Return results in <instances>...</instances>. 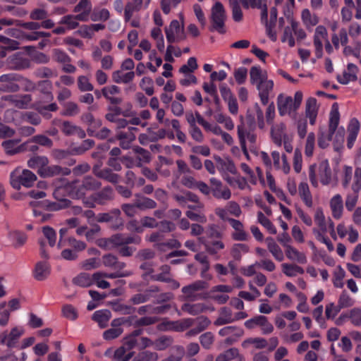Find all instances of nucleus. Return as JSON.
Wrapping results in <instances>:
<instances>
[{"label": "nucleus", "mask_w": 361, "mask_h": 361, "mask_svg": "<svg viewBox=\"0 0 361 361\" xmlns=\"http://www.w3.org/2000/svg\"><path fill=\"white\" fill-rule=\"evenodd\" d=\"M210 183L212 185V188L211 189V191H212L213 195L216 198H217V199L222 198L224 200L230 199V197L231 196V190L228 188H226L225 189L221 190L222 183L220 180H219L214 178H212L210 179Z\"/></svg>", "instance_id": "nucleus-10"}, {"label": "nucleus", "mask_w": 361, "mask_h": 361, "mask_svg": "<svg viewBox=\"0 0 361 361\" xmlns=\"http://www.w3.org/2000/svg\"><path fill=\"white\" fill-rule=\"evenodd\" d=\"M340 119V114L338 111L337 103H334L332 106V109L330 113V120L329 124V129L330 131L335 132L338 128Z\"/></svg>", "instance_id": "nucleus-29"}, {"label": "nucleus", "mask_w": 361, "mask_h": 361, "mask_svg": "<svg viewBox=\"0 0 361 361\" xmlns=\"http://www.w3.org/2000/svg\"><path fill=\"white\" fill-rule=\"evenodd\" d=\"M110 14L107 9L102 8L100 10L94 9L91 14V20L92 21H106L109 18Z\"/></svg>", "instance_id": "nucleus-50"}, {"label": "nucleus", "mask_w": 361, "mask_h": 361, "mask_svg": "<svg viewBox=\"0 0 361 361\" xmlns=\"http://www.w3.org/2000/svg\"><path fill=\"white\" fill-rule=\"evenodd\" d=\"M97 177L113 184H116L120 179L119 175L113 173L112 169L109 168L103 169L102 171L97 173Z\"/></svg>", "instance_id": "nucleus-31"}, {"label": "nucleus", "mask_w": 361, "mask_h": 361, "mask_svg": "<svg viewBox=\"0 0 361 361\" xmlns=\"http://www.w3.org/2000/svg\"><path fill=\"white\" fill-rule=\"evenodd\" d=\"M198 66L197 63V60L195 57H190L187 62V64L183 65L179 70L180 73L187 74L190 73H192L197 68Z\"/></svg>", "instance_id": "nucleus-54"}, {"label": "nucleus", "mask_w": 361, "mask_h": 361, "mask_svg": "<svg viewBox=\"0 0 361 361\" xmlns=\"http://www.w3.org/2000/svg\"><path fill=\"white\" fill-rule=\"evenodd\" d=\"M255 130H246L243 126H238V135L240 139V135H243L244 140L246 138L249 140L251 144H255L256 142V135L253 133Z\"/></svg>", "instance_id": "nucleus-49"}, {"label": "nucleus", "mask_w": 361, "mask_h": 361, "mask_svg": "<svg viewBox=\"0 0 361 361\" xmlns=\"http://www.w3.org/2000/svg\"><path fill=\"white\" fill-rule=\"evenodd\" d=\"M114 198V192L111 186H106L91 195V199L99 205H104Z\"/></svg>", "instance_id": "nucleus-8"}, {"label": "nucleus", "mask_w": 361, "mask_h": 361, "mask_svg": "<svg viewBox=\"0 0 361 361\" xmlns=\"http://www.w3.org/2000/svg\"><path fill=\"white\" fill-rule=\"evenodd\" d=\"M49 164V159L44 156H34L27 161V166L31 169H42Z\"/></svg>", "instance_id": "nucleus-36"}, {"label": "nucleus", "mask_w": 361, "mask_h": 361, "mask_svg": "<svg viewBox=\"0 0 361 361\" xmlns=\"http://www.w3.org/2000/svg\"><path fill=\"white\" fill-rule=\"evenodd\" d=\"M293 99L291 97H285L282 94H279L277 98V106L279 114L284 116L286 114H290L293 111Z\"/></svg>", "instance_id": "nucleus-12"}, {"label": "nucleus", "mask_w": 361, "mask_h": 361, "mask_svg": "<svg viewBox=\"0 0 361 361\" xmlns=\"http://www.w3.org/2000/svg\"><path fill=\"white\" fill-rule=\"evenodd\" d=\"M173 342L172 337L169 336H161L154 341V348L157 350H164L171 346Z\"/></svg>", "instance_id": "nucleus-37"}, {"label": "nucleus", "mask_w": 361, "mask_h": 361, "mask_svg": "<svg viewBox=\"0 0 361 361\" xmlns=\"http://www.w3.org/2000/svg\"><path fill=\"white\" fill-rule=\"evenodd\" d=\"M314 221L323 233L326 232V224L323 211L321 208H317L314 215Z\"/></svg>", "instance_id": "nucleus-55"}, {"label": "nucleus", "mask_w": 361, "mask_h": 361, "mask_svg": "<svg viewBox=\"0 0 361 361\" xmlns=\"http://www.w3.org/2000/svg\"><path fill=\"white\" fill-rule=\"evenodd\" d=\"M283 272L288 276H295L297 274H302L304 270L302 267L294 264H283Z\"/></svg>", "instance_id": "nucleus-45"}, {"label": "nucleus", "mask_w": 361, "mask_h": 361, "mask_svg": "<svg viewBox=\"0 0 361 361\" xmlns=\"http://www.w3.org/2000/svg\"><path fill=\"white\" fill-rule=\"evenodd\" d=\"M214 335L212 332H206L200 336V342L202 346L206 349H209L214 343Z\"/></svg>", "instance_id": "nucleus-58"}, {"label": "nucleus", "mask_w": 361, "mask_h": 361, "mask_svg": "<svg viewBox=\"0 0 361 361\" xmlns=\"http://www.w3.org/2000/svg\"><path fill=\"white\" fill-rule=\"evenodd\" d=\"M273 86L272 80H261L257 85L261 102L264 105H266L269 102V95L270 92L272 91Z\"/></svg>", "instance_id": "nucleus-13"}, {"label": "nucleus", "mask_w": 361, "mask_h": 361, "mask_svg": "<svg viewBox=\"0 0 361 361\" xmlns=\"http://www.w3.org/2000/svg\"><path fill=\"white\" fill-rule=\"evenodd\" d=\"M40 92L44 95V99L49 102L52 101L54 97L51 92V82L49 80H42L38 82Z\"/></svg>", "instance_id": "nucleus-41"}, {"label": "nucleus", "mask_w": 361, "mask_h": 361, "mask_svg": "<svg viewBox=\"0 0 361 361\" xmlns=\"http://www.w3.org/2000/svg\"><path fill=\"white\" fill-rule=\"evenodd\" d=\"M239 355L238 348H230L217 356L215 361H230Z\"/></svg>", "instance_id": "nucleus-47"}, {"label": "nucleus", "mask_w": 361, "mask_h": 361, "mask_svg": "<svg viewBox=\"0 0 361 361\" xmlns=\"http://www.w3.org/2000/svg\"><path fill=\"white\" fill-rule=\"evenodd\" d=\"M321 182L328 185L331 179V171L327 160L322 161L319 166Z\"/></svg>", "instance_id": "nucleus-24"}, {"label": "nucleus", "mask_w": 361, "mask_h": 361, "mask_svg": "<svg viewBox=\"0 0 361 361\" xmlns=\"http://www.w3.org/2000/svg\"><path fill=\"white\" fill-rule=\"evenodd\" d=\"M318 108L317 106V99L313 97L309 98L306 101L305 115L310 119V123L314 125L315 123L317 116Z\"/></svg>", "instance_id": "nucleus-18"}, {"label": "nucleus", "mask_w": 361, "mask_h": 361, "mask_svg": "<svg viewBox=\"0 0 361 361\" xmlns=\"http://www.w3.org/2000/svg\"><path fill=\"white\" fill-rule=\"evenodd\" d=\"M65 190L68 196L75 200L85 198L87 192H88L83 182L78 180L67 184L65 187Z\"/></svg>", "instance_id": "nucleus-6"}, {"label": "nucleus", "mask_w": 361, "mask_h": 361, "mask_svg": "<svg viewBox=\"0 0 361 361\" xmlns=\"http://www.w3.org/2000/svg\"><path fill=\"white\" fill-rule=\"evenodd\" d=\"M63 315L71 320H75L78 317L76 309L71 305H65L62 307Z\"/></svg>", "instance_id": "nucleus-60"}, {"label": "nucleus", "mask_w": 361, "mask_h": 361, "mask_svg": "<svg viewBox=\"0 0 361 361\" xmlns=\"http://www.w3.org/2000/svg\"><path fill=\"white\" fill-rule=\"evenodd\" d=\"M23 333V331L22 329H19L18 327L13 328L10 334H8L6 345L10 348L15 347Z\"/></svg>", "instance_id": "nucleus-44"}, {"label": "nucleus", "mask_w": 361, "mask_h": 361, "mask_svg": "<svg viewBox=\"0 0 361 361\" xmlns=\"http://www.w3.org/2000/svg\"><path fill=\"white\" fill-rule=\"evenodd\" d=\"M244 325L250 330L259 326L261 328L263 334H269L274 331L273 325L269 322L267 317L263 315H257L247 320Z\"/></svg>", "instance_id": "nucleus-4"}, {"label": "nucleus", "mask_w": 361, "mask_h": 361, "mask_svg": "<svg viewBox=\"0 0 361 361\" xmlns=\"http://www.w3.org/2000/svg\"><path fill=\"white\" fill-rule=\"evenodd\" d=\"M195 319L188 318L169 323L170 329L176 331H183L194 324Z\"/></svg>", "instance_id": "nucleus-28"}, {"label": "nucleus", "mask_w": 361, "mask_h": 361, "mask_svg": "<svg viewBox=\"0 0 361 361\" xmlns=\"http://www.w3.org/2000/svg\"><path fill=\"white\" fill-rule=\"evenodd\" d=\"M185 354V348L181 345L172 348V353L169 357L162 361H180Z\"/></svg>", "instance_id": "nucleus-46"}, {"label": "nucleus", "mask_w": 361, "mask_h": 361, "mask_svg": "<svg viewBox=\"0 0 361 361\" xmlns=\"http://www.w3.org/2000/svg\"><path fill=\"white\" fill-rule=\"evenodd\" d=\"M20 142V140H8L2 142V146L4 148L6 154H15L26 149L25 146L29 142H25L23 144L17 146Z\"/></svg>", "instance_id": "nucleus-14"}, {"label": "nucleus", "mask_w": 361, "mask_h": 361, "mask_svg": "<svg viewBox=\"0 0 361 361\" xmlns=\"http://www.w3.org/2000/svg\"><path fill=\"white\" fill-rule=\"evenodd\" d=\"M82 181L88 191H96L102 186V183L92 176H85Z\"/></svg>", "instance_id": "nucleus-43"}, {"label": "nucleus", "mask_w": 361, "mask_h": 361, "mask_svg": "<svg viewBox=\"0 0 361 361\" xmlns=\"http://www.w3.org/2000/svg\"><path fill=\"white\" fill-rule=\"evenodd\" d=\"M42 232L44 235L49 241V244L51 247L54 246L56 243V233L54 228L50 226H44L42 228Z\"/></svg>", "instance_id": "nucleus-56"}, {"label": "nucleus", "mask_w": 361, "mask_h": 361, "mask_svg": "<svg viewBox=\"0 0 361 361\" xmlns=\"http://www.w3.org/2000/svg\"><path fill=\"white\" fill-rule=\"evenodd\" d=\"M258 221L264 226L271 233L276 234V229L271 221L267 219L262 212L257 213Z\"/></svg>", "instance_id": "nucleus-51"}, {"label": "nucleus", "mask_w": 361, "mask_h": 361, "mask_svg": "<svg viewBox=\"0 0 361 361\" xmlns=\"http://www.w3.org/2000/svg\"><path fill=\"white\" fill-rule=\"evenodd\" d=\"M138 343L139 338H135L129 334L123 339V345L128 350L138 348Z\"/></svg>", "instance_id": "nucleus-62"}, {"label": "nucleus", "mask_w": 361, "mask_h": 361, "mask_svg": "<svg viewBox=\"0 0 361 361\" xmlns=\"http://www.w3.org/2000/svg\"><path fill=\"white\" fill-rule=\"evenodd\" d=\"M285 247L286 255L290 260L296 261L300 264L307 262V258L304 253L299 252L290 245H285Z\"/></svg>", "instance_id": "nucleus-20"}, {"label": "nucleus", "mask_w": 361, "mask_h": 361, "mask_svg": "<svg viewBox=\"0 0 361 361\" xmlns=\"http://www.w3.org/2000/svg\"><path fill=\"white\" fill-rule=\"evenodd\" d=\"M10 98L12 104L17 108L20 109H25L27 108L29 104L32 101V97L30 94H23L16 98H13V96H7L5 97V99H7Z\"/></svg>", "instance_id": "nucleus-22"}, {"label": "nucleus", "mask_w": 361, "mask_h": 361, "mask_svg": "<svg viewBox=\"0 0 361 361\" xmlns=\"http://www.w3.org/2000/svg\"><path fill=\"white\" fill-rule=\"evenodd\" d=\"M10 67L13 70H24L31 67V62L26 58L16 57L11 59Z\"/></svg>", "instance_id": "nucleus-27"}, {"label": "nucleus", "mask_w": 361, "mask_h": 361, "mask_svg": "<svg viewBox=\"0 0 361 361\" xmlns=\"http://www.w3.org/2000/svg\"><path fill=\"white\" fill-rule=\"evenodd\" d=\"M360 130V123L357 118L350 120L348 126V135L347 137V145L348 148H351L356 140L357 133Z\"/></svg>", "instance_id": "nucleus-15"}, {"label": "nucleus", "mask_w": 361, "mask_h": 361, "mask_svg": "<svg viewBox=\"0 0 361 361\" xmlns=\"http://www.w3.org/2000/svg\"><path fill=\"white\" fill-rule=\"evenodd\" d=\"M332 215L335 219H340L343 212V200L340 195H336L330 202Z\"/></svg>", "instance_id": "nucleus-23"}, {"label": "nucleus", "mask_w": 361, "mask_h": 361, "mask_svg": "<svg viewBox=\"0 0 361 361\" xmlns=\"http://www.w3.org/2000/svg\"><path fill=\"white\" fill-rule=\"evenodd\" d=\"M211 19L212 28L219 33L224 34L226 32L224 29L226 14L224 6L221 2H216L212 8Z\"/></svg>", "instance_id": "nucleus-3"}, {"label": "nucleus", "mask_w": 361, "mask_h": 361, "mask_svg": "<svg viewBox=\"0 0 361 361\" xmlns=\"http://www.w3.org/2000/svg\"><path fill=\"white\" fill-rule=\"evenodd\" d=\"M135 77L133 71L128 72L123 75L121 74V71H116L112 73V79L116 83H128L131 82Z\"/></svg>", "instance_id": "nucleus-34"}, {"label": "nucleus", "mask_w": 361, "mask_h": 361, "mask_svg": "<svg viewBox=\"0 0 361 361\" xmlns=\"http://www.w3.org/2000/svg\"><path fill=\"white\" fill-rule=\"evenodd\" d=\"M250 82L252 84L258 83L261 80H266L262 75V71L257 66H252L250 71Z\"/></svg>", "instance_id": "nucleus-57"}, {"label": "nucleus", "mask_w": 361, "mask_h": 361, "mask_svg": "<svg viewBox=\"0 0 361 361\" xmlns=\"http://www.w3.org/2000/svg\"><path fill=\"white\" fill-rule=\"evenodd\" d=\"M299 195L308 207H312V195L309 189V186L305 183H301L299 185Z\"/></svg>", "instance_id": "nucleus-33"}, {"label": "nucleus", "mask_w": 361, "mask_h": 361, "mask_svg": "<svg viewBox=\"0 0 361 361\" xmlns=\"http://www.w3.org/2000/svg\"><path fill=\"white\" fill-rule=\"evenodd\" d=\"M249 250L248 247L245 244H235L231 250V255L238 261L241 259V252H247Z\"/></svg>", "instance_id": "nucleus-53"}, {"label": "nucleus", "mask_w": 361, "mask_h": 361, "mask_svg": "<svg viewBox=\"0 0 361 361\" xmlns=\"http://www.w3.org/2000/svg\"><path fill=\"white\" fill-rule=\"evenodd\" d=\"M248 345H254L257 349H263L267 347V341L263 338H249L242 343L243 348H247Z\"/></svg>", "instance_id": "nucleus-39"}, {"label": "nucleus", "mask_w": 361, "mask_h": 361, "mask_svg": "<svg viewBox=\"0 0 361 361\" xmlns=\"http://www.w3.org/2000/svg\"><path fill=\"white\" fill-rule=\"evenodd\" d=\"M29 143H35L40 145L47 147H51L53 145V142L48 137L43 135H38L32 137L30 140H28Z\"/></svg>", "instance_id": "nucleus-48"}, {"label": "nucleus", "mask_w": 361, "mask_h": 361, "mask_svg": "<svg viewBox=\"0 0 361 361\" xmlns=\"http://www.w3.org/2000/svg\"><path fill=\"white\" fill-rule=\"evenodd\" d=\"M37 179V177L33 172L28 169H24L18 176L11 175V185L14 189L19 190L21 186L32 187Z\"/></svg>", "instance_id": "nucleus-2"}, {"label": "nucleus", "mask_w": 361, "mask_h": 361, "mask_svg": "<svg viewBox=\"0 0 361 361\" xmlns=\"http://www.w3.org/2000/svg\"><path fill=\"white\" fill-rule=\"evenodd\" d=\"M204 247L207 252L211 255H215L217 253L219 250H222L224 248V245L221 241L216 240L212 242V243L204 244Z\"/></svg>", "instance_id": "nucleus-61"}, {"label": "nucleus", "mask_w": 361, "mask_h": 361, "mask_svg": "<svg viewBox=\"0 0 361 361\" xmlns=\"http://www.w3.org/2000/svg\"><path fill=\"white\" fill-rule=\"evenodd\" d=\"M73 282L81 287H88L92 284L93 279L89 274L81 273L73 279Z\"/></svg>", "instance_id": "nucleus-38"}, {"label": "nucleus", "mask_w": 361, "mask_h": 361, "mask_svg": "<svg viewBox=\"0 0 361 361\" xmlns=\"http://www.w3.org/2000/svg\"><path fill=\"white\" fill-rule=\"evenodd\" d=\"M111 317V313L109 310L96 311L92 316V319L97 322L102 329L108 326V322Z\"/></svg>", "instance_id": "nucleus-16"}, {"label": "nucleus", "mask_w": 361, "mask_h": 361, "mask_svg": "<svg viewBox=\"0 0 361 361\" xmlns=\"http://www.w3.org/2000/svg\"><path fill=\"white\" fill-rule=\"evenodd\" d=\"M49 273V267L47 263L42 262L37 263L34 271V276L37 280L42 281L45 279Z\"/></svg>", "instance_id": "nucleus-32"}, {"label": "nucleus", "mask_w": 361, "mask_h": 361, "mask_svg": "<svg viewBox=\"0 0 361 361\" xmlns=\"http://www.w3.org/2000/svg\"><path fill=\"white\" fill-rule=\"evenodd\" d=\"M53 123L59 126L61 130L66 135L71 136L74 135L75 130L78 126L73 125L70 121H61V120H54Z\"/></svg>", "instance_id": "nucleus-30"}, {"label": "nucleus", "mask_w": 361, "mask_h": 361, "mask_svg": "<svg viewBox=\"0 0 361 361\" xmlns=\"http://www.w3.org/2000/svg\"><path fill=\"white\" fill-rule=\"evenodd\" d=\"M158 359L159 355L157 353L143 350L135 356L133 361H157Z\"/></svg>", "instance_id": "nucleus-42"}, {"label": "nucleus", "mask_w": 361, "mask_h": 361, "mask_svg": "<svg viewBox=\"0 0 361 361\" xmlns=\"http://www.w3.org/2000/svg\"><path fill=\"white\" fill-rule=\"evenodd\" d=\"M327 30L323 25H319L315 29V33L314 36V45L315 47V54L317 58L322 57L323 44L322 39H327Z\"/></svg>", "instance_id": "nucleus-9"}, {"label": "nucleus", "mask_w": 361, "mask_h": 361, "mask_svg": "<svg viewBox=\"0 0 361 361\" xmlns=\"http://www.w3.org/2000/svg\"><path fill=\"white\" fill-rule=\"evenodd\" d=\"M235 321L232 311L227 307H223L219 310V316L214 322L215 326H222Z\"/></svg>", "instance_id": "nucleus-19"}, {"label": "nucleus", "mask_w": 361, "mask_h": 361, "mask_svg": "<svg viewBox=\"0 0 361 361\" xmlns=\"http://www.w3.org/2000/svg\"><path fill=\"white\" fill-rule=\"evenodd\" d=\"M354 193H358L361 189V168H357L354 174V182L352 185Z\"/></svg>", "instance_id": "nucleus-64"}, {"label": "nucleus", "mask_w": 361, "mask_h": 361, "mask_svg": "<svg viewBox=\"0 0 361 361\" xmlns=\"http://www.w3.org/2000/svg\"><path fill=\"white\" fill-rule=\"evenodd\" d=\"M159 319L155 317H143L138 318L136 316V328L152 325L157 323Z\"/></svg>", "instance_id": "nucleus-59"}, {"label": "nucleus", "mask_w": 361, "mask_h": 361, "mask_svg": "<svg viewBox=\"0 0 361 361\" xmlns=\"http://www.w3.org/2000/svg\"><path fill=\"white\" fill-rule=\"evenodd\" d=\"M71 170L67 167H62L59 165H49L46 164L42 169H37L38 175L43 178H53L56 176H69Z\"/></svg>", "instance_id": "nucleus-5"}, {"label": "nucleus", "mask_w": 361, "mask_h": 361, "mask_svg": "<svg viewBox=\"0 0 361 361\" xmlns=\"http://www.w3.org/2000/svg\"><path fill=\"white\" fill-rule=\"evenodd\" d=\"M241 123L238 126H243L246 130H255L256 128L255 118L253 114L250 110L247 111L245 121H243V117H240Z\"/></svg>", "instance_id": "nucleus-40"}, {"label": "nucleus", "mask_w": 361, "mask_h": 361, "mask_svg": "<svg viewBox=\"0 0 361 361\" xmlns=\"http://www.w3.org/2000/svg\"><path fill=\"white\" fill-rule=\"evenodd\" d=\"M133 152L137 154V159L145 163H149L151 159L150 152L147 149L135 146L133 148Z\"/></svg>", "instance_id": "nucleus-52"}, {"label": "nucleus", "mask_w": 361, "mask_h": 361, "mask_svg": "<svg viewBox=\"0 0 361 361\" xmlns=\"http://www.w3.org/2000/svg\"><path fill=\"white\" fill-rule=\"evenodd\" d=\"M286 126L283 123H280L272 126L271 128V135L275 144L279 146L281 145L282 138H285Z\"/></svg>", "instance_id": "nucleus-21"}, {"label": "nucleus", "mask_w": 361, "mask_h": 361, "mask_svg": "<svg viewBox=\"0 0 361 361\" xmlns=\"http://www.w3.org/2000/svg\"><path fill=\"white\" fill-rule=\"evenodd\" d=\"M208 284L204 281H197L188 286H185L182 288V292L184 293L188 300L193 301L194 293L196 291L202 290L207 288Z\"/></svg>", "instance_id": "nucleus-11"}, {"label": "nucleus", "mask_w": 361, "mask_h": 361, "mask_svg": "<svg viewBox=\"0 0 361 361\" xmlns=\"http://www.w3.org/2000/svg\"><path fill=\"white\" fill-rule=\"evenodd\" d=\"M219 334L221 336L232 335L235 338H240L243 336V329L235 326H228L219 330Z\"/></svg>", "instance_id": "nucleus-35"}, {"label": "nucleus", "mask_w": 361, "mask_h": 361, "mask_svg": "<svg viewBox=\"0 0 361 361\" xmlns=\"http://www.w3.org/2000/svg\"><path fill=\"white\" fill-rule=\"evenodd\" d=\"M135 205L140 210L152 209L157 207V203L152 199L139 194L135 195Z\"/></svg>", "instance_id": "nucleus-17"}, {"label": "nucleus", "mask_w": 361, "mask_h": 361, "mask_svg": "<svg viewBox=\"0 0 361 361\" xmlns=\"http://www.w3.org/2000/svg\"><path fill=\"white\" fill-rule=\"evenodd\" d=\"M135 239L130 236H126L123 233H116L105 239V246L110 250L116 247L133 243Z\"/></svg>", "instance_id": "nucleus-7"}, {"label": "nucleus", "mask_w": 361, "mask_h": 361, "mask_svg": "<svg viewBox=\"0 0 361 361\" xmlns=\"http://www.w3.org/2000/svg\"><path fill=\"white\" fill-rule=\"evenodd\" d=\"M348 318L351 322L355 326L361 325V310L359 308H353L348 314Z\"/></svg>", "instance_id": "nucleus-63"}, {"label": "nucleus", "mask_w": 361, "mask_h": 361, "mask_svg": "<svg viewBox=\"0 0 361 361\" xmlns=\"http://www.w3.org/2000/svg\"><path fill=\"white\" fill-rule=\"evenodd\" d=\"M96 220L99 223H109L113 230H122L124 226V219L121 216V212L114 208L106 213L99 214Z\"/></svg>", "instance_id": "nucleus-1"}, {"label": "nucleus", "mask_w": 361, "mask_h": 361, "mask_svg": "<svg viewBox=\"0 0 361 361\" xmlns=\"http://www.w3.org/2000/svg\"><path fill=\"white\" fill-rule=\"evenodd\" d=\"M335 132H331L329 129L326 131L323 128H319V134H318V145L322 149L326 148L329 142L332 140L333 135Z\"/></svg>", "instance_id": "nucleus-25"}, {"label": "nucleus", "mask_w": 361, "mask_h": 361, "mask_svg": "<svg viewBox=\"0 0 361 361\" xmlns=\"http://www.w3.org/2000/svg\"><path fill=\"white\" fill-rule=\"evenodd\" d=\"M181 310L192 315H197L205 312L207 310V307L203 303H185L182 305Z\"/></svg>", "instance_id": "nucleus-26"}]
</instances>
